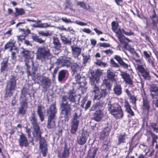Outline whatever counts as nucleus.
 <instances>
[{"mask_svg":"<svg viewBox=\"0 0 158 158\" xmlns=\"http://www.w3.org/2000/svg\"><path fill=\"white\" fill-rule=\"evenodd\" d=\"M91 74L90 83L92 86V92L94 95V100H103L107 95V92L106 89L100 90L98 85L100 76L102 74V72L100 69H97L95 71L91 72Z\"/></svg>","mask_w":158,"mask_h":158,"instance_id":"f257e3e1","label":"nucleus"},{"mask_svg":"<svg viewBox=\"0 0 158 158\" xmlns=\"http://www.w3.org/2000/svg\"><path fill=\"white\" fill-rule=\"evenodd\" d=\"M61 114L62 115L65 121H68L71 115L72 108L71 104H69L67 101L66 96L64 95L61 99V103L60 105Z\"/></svg>","mask_w":158,"mask_h":158,"instance_id":"f03ea898","label":"nucleus"},{"mask_svg":"<svg viewBox=\"0 0 158 158\" xmlns=\"http://www.w3.org/2000/svg\"><path fill=\"white\" fill-rule=\"evenodd\" d=\"M57 111L55 104L51 105L47 110V114L49 115L47 125V127L48 129H53L56 127L55 117Z\"/></svg>","mask_w":158,"mask_h":158,"instance_id":"7ed1b4c3","label":"nucleus"},{"mask_svg":"<svg viewBox=\"0 0 158 158\" xmlns=\"http://www.w3.org/2000/svg\"><path fill=\"white\" fill-rule=\"evenodd\" d=\"M16 82V77L13 75L11 76L9 80L6 82L5 93V97H10L13 95L17 87Z\"/></svg>","mask_w":158,"mask_h":158,"instance_id":"20e7f679","label":"nucleus"},{"mask_svg":"<svg viewBox=\"0 0 158 158\" xmlns=\"http://www.w3.org/2000/svg\"><path fill=\"white\" fill-rule=\"evenodd\" d=\"M51 56L50 49L47 46L39 47L36 52L37 59L42 62L48 60Z\"/></svg>","mask_w":158,"mask_h":158,"instance_id":"39448f33","label":"nucleus"},{"mask_svg":"<svg viewBox=\"0 0 158 158\" xmlns=\"http://www.w3.org/2000/svg\"><path fill=\"white\" fill-rule=\"evenodd\" d=\"M108 110L110 113L116 119H118L123 116V113L121 107L118 103H115L111 105Z\"/></svg>","mask_w":158,"mask_h":158,"instance_id":"423d86ee","label":"nucleus"},{"mask_svg":"<svg viewBox=\"0 0 158 158\" xmlns=\"http://www.w3.org/2000/svg\"><path fill=\"white\" fill-rule=\"evenodd\" d=\"M76 112L74 113L71 122L70 132L72 134H76L79 123V117Z\"/></svg>","mask_w":158,"mask_h":158,"instance_id":"0eeeda50","label":"nucleus"},{"mask_svg":"<svg viewBox=\"0 0 158 158\" xmlns=\"http://www.w3.org/2000/svg\"><path fill=\"white\" fill-rule=\"evenodd\" d=\"M111 126L110 125H108L100 132L99 140L103 142L107 141V140L109 135Z\"/></svg>","mask_w":158,"mask_h":158,"instance_id":"6e6552de","label":"nucleus"},{"mask_svg":"<svg viewBox=\"0 0 158 158\" xmlns=\"http://www.w3.org/2000/svg\"><path fill=\"white\" fill-rule=\"evenodd\" d=\"M20 106L19 108L18 113L22 115L25 114L28 107L27 99H20Z\"/></svg>","mask_w":158,"mask_h":158,"instance_id":"1a4fd4ad","label":"nucleus"},{"mask_svg":"<svg viewBox=\"0 0 158 158\" xmlns=\"http://www.w3.org/2000/svg\"><path fill=\"white\" fill-rule=\"evenodd\" d=\"M22 56L24 58L25 65L27 67H30L29 64V60L32 58V54L31 52L28 50L23 49L21 53Z\"/></svg>","mask_w":158,"mask_h":158,"instance_id":"9d476101","label":"nucleus"},{"mask_svg":"<svg viewBox=\"0 0 158 158\" xmlns=\"http://www.w3.org/2000/svg\"><path fill=\"white\" fill-rule=\"evenodd\" d=\"M70 58H68L65 57L61 56L58 58L55 62L57 65L60 67H63L66 66L69 67L71 64Z\"/></svg>","mask_w":158,"mask_h":158,"instance_id":"9b49d317","label":"nucleus"},{"mask_svg":"<svg viewBox=\"0 0 158 158\" xmlns=\"http://www.w3.org/2000/svg\"><path fill=\"white\" fill-rule=\"evenodd\" d=\"M30 68L27 67V72L28 77L30 76L31 77V79L35 81L36 79L39 80L41 76L40 75H38L36 74V72L38 70V67L36 66H33L32 69V72L30 70Z\"/></svg>","mask_w":158,"mask_h":158,"instance_id":"f8f14e48","label":"nucleus"},{"mask_svg":"<svg viewBox=\"0 0 158 158\" xmlns=\"http://www.w3.org/2000/svg\"><path fill=\"white\" fill-rule=\"evenodd\" d=\"M70 148L69 147L67 143H65L63 150L61 153L57 152V156L58 158H68L70 155Z\"/></svg>","mask_w":158,"mask_h":158,"instance_id":"ddd939ff","label":"nucleus"},{"mask_svg":"<svg viewBox=\"0 0 158 158\" xmlns=\"http://www.w3.org/2000/svg\"><path fill=\"white\" fill-rule=\"evenodd\" d=\"M18 142L19 146L21 148L23 147H27L29 145V142L27 137L23 133L19 135Z\"/></svg>","mask_w":158,"mask_h":158,"instance_id":"4468645a","label":"nucleus"},{"mask_svg":"<svg viewBox=\"0 0 158 158\" xmlns=\"http://www.w3.org/2000/svg\"><path fill=\"white\" fill-rule=\"evenodd\" d=\"M117 36L119 41L121 44L123 43V47L125 49H127V46L128 44V42H125L126 40L128 41V39L123 35L121 31L116 32Z\"/></svg>","mask_w":158,"mask_h":158,"instance_id":"2eb2a0df","label":"nucleus"},{"mask_svg":"<svg viewBox=\"0 0 158 158\" xmlns=\"http://www.w3.org/2000/svg\"><path fill=\"white\" fill-rule=\"evenodd\" d=\"M40 148L43 156L46 157L48 151L47 145L45 139L43 138L40 140Z\"/></svg>","mask_w":158,"mask_h":158,"instance_id":"dca6fc26","label":"nucleus"},{"mask_svg":"<svg viewBox=\"0 0 158 158\" xmlns=\"http://www.w3.org/2000/svg\"><path fill=\"white\" fill-rule=\"evenodd\" d=\"M105 102L99 100L94 104H93L90 109L91 111H102Z\"/></svg>","mask_w":158,"mask_h":158,"instance_id":"f3484780","label":"nucleus"},{"mask_svg":"<svg viewBox=\"0 0 158 158\" xmlns=\"http://www.w3.org/2000/svg\"><path fill=\"white\" fill-rule=\"evenodd\" d=\"M40 82L43 88L45 89L49 88L51 85V80L48 77L41 76Z\"/></svg>","mask_w":158,"mask_h":158,"instance_id":"a211bd4d","label":"nucleus"},{"mask_svg":"<svg viewBox=\"0 0 158 158\" xmlns=\"http://www.w3.org/2000/svg\"><path fill=\"white\" fill-rule=\"evenodd\" d=\"M33 135L35 137H36L37 140L39 139V142L42 139H45L44 137L41 136V132L40 127L39 126L33 127Z\"/></svg>","mask_w":158,"mask_h":158,"instance_id":"6ab92c4d","label":"nucleus"},{"mask_svg":"<svg viewBox=\"0 0 158 158\" xmlns=\"http://www.w3.org/2000/svg\"><path fill=\"white\" fill-rule=\"evenodd\" d=\"M88 138L86 133L82 132L81 135L77 137V140L78 144L81 145L84 144L86 143Z\"/></svg>","mask_w":158,"mask_h":158,"instance_id":"aec40b11","label":"nucleus"},{"mask_svg":"<svg viewBox=\"0 0 158 158\" xmlns=\"http://www.w3.org/2000/svg\"><path fill=\"white\" fill-rule=\"evenodd\" d=\"M75 78L77 83L79 85L80 88L84 87L86 85L87 82L85 77H81L79 74H77L75 76Z\"/></svg>","mask_w":158,"mask_h":158,"instance_id":"412c9836","label":"nucleus"},{"mask_svg":"<svg viewBox=\"0 0 158 158\" xmlns=\"http://www.w3.org/2000/svg\"><path fill=\"white\" fill-rule=\"evenodd\" d=\"M143 66L137 67V69L145 79L149 80L150 77L149 73L147 71Z\"/></svg>","mask_w":158,"mask_h":158,"instance_id":"4be33fe9","label":"nucleus"},{"mask_svg":"<svg viewBox=\"0 0 158 158\" xmlns=\"http://www.w3.org/2000/svg\"><path fill=\"white\" fill-rule=\"evenodd\" d=\"M29 119L33 127L39 126V123L35 112L32 113Z\"/></svg>","mask_w":158,"mask_h":158,"instance_id":"5701e85b","label":"nucleus"},{"mask_svg":"<svg viewBox=\"0 0 158 158\" xmlns=\"http://www.w3.org/2000/svg\"><path fill=\"white\" fill-rule=\"evenodd\" d=\"M103 117L102 111H96L93 114L92 119L96 122H99L101 120Z\"/></svg>","mask_w":158,"mask_h":158,"instance_id":"b1692460","label":"nucleus"},{"mask_svg":"<svg viewBox=\"0 0 158 158\" xmlns=\"http://www.w3.org/2000/svg\"><path fill=\"white\" fill-rule=\"evenodd\" d=\"M150 94L152 98L158 97V88L155 85H152L150 88Z\"/></svg>","mask_w":158,"mask_h":158,"instance_id":"393cba45","label":"nucleus"},{"mask_svg":"<svg viewBox=\"0 0 158 158\" xmlns=\"http://www.w3.org/2000/svg\"><path fill=\"white\" fill-rule=\"evenodd\" d=\"M73 55L75 58H77L81 54V48L78 47H74L71 46V47Z\"/></svg>","mask_w":158,"mask_h":158,"instance_id":"a878e982","label":"nucleus"},{"mask_svg":"<svg viewBox=\"0 0 158 158\" xmlns=\"http://www.w3.org/2000/svg\"><path fill=\"white\" fill-rule=\"evenodd\" d=\"M53 40L52 43L55 48L59 50L61 47V44L58 38L56 36H53Z\"/></svg>","mask_w":158,"mask_h":158,"instance_id":"bb28decb","label":"nucleus"},{"mask_svg":"<svg viewBox=\"0 0 158 158\" xmlns=\"http://www.w3.org/2000/svg\"><path fill=\"white\" fill-rule=\"evenodd\" d=\"M8 59L5 58L1 63V72L8 71Z\"/></svg>","mask_w":158,"mask_h":158,"instance_id":"cd10ccee","label":"nucleus"},{"mask_svg":"<svg viewBox=\"0 0 158 158\" xmlns=\"http://www.w3.org/2000/svg\"><path fill=\"white\" fill-rule=\"evenodd\" d=\"M16 41L14 38L10 39L9 41H8L5 45L4 49L5 50H7L12 47L15 46Z\"/></svg>","mask_w":158,"mask_h":158,"instance_id":"c85d7f7f","label":"nucleus"},{"mask_svg":"<svg viewBox=\"0 0 158 158\" xmlns=\"http://www.w3.org/2000/svg\"><path fill=\"white\" fill-rule=\"evenodd\" d=\"M68 71L66 70H62L59 73L58 75V80L59 81H62L66 77V75Z\"/></svg>","mask_w":158,"mask_h":158,"instance_id":"c756f323","label":"nucleus"},{"mask_svg":"<svg viewBox=\"0 0 158 158\" xmlns=\"http://www.w3.org/2000/svg\"><path fill=\"white\" fill-rule=\"evenodd\" d=\"M71 69L72 72L73 74L77 72V70L79 69L81 67V63L79 62L74 63L72 64L71 63Z\"/></svg>","mask_w":158,"mask_h":158,"instance_id":"7c9ffc66","label":"nucleus"},{"mask_svg":"<svg viewBox=\"0 0 158 158\" xmlns=\"http://www.w3.org/2000/svg\"><path fill=\"white\" fill-rule=\"evenodd\" d=\"M25 10L23 8H15V12L14 13V16L17 18L18 16L22 15L25 14Z\"/></svg>","mask_w":158,"mask_h":158,"instance_id":"2f4dec72","label":"nucleus"},{"mask_svg":"<svg viewBox=\"0 0 158 158\" xmlns=\"http://www.w3.org/2000/svg\"><path fill=\"white\" fill-rule=\"evenodd\" d=\"M42 106L38 105L37 106V113L41 122L44 120V115L42 110Z\"/></svg>","mask_w":158,"mask_h":158,"instance_id":"473e14b6","label":"nucleus"},{"mask_svg":"<svg viewBox=\"0 0 158 158\" xmlns=\"http://www.w3.org/2000/svg\"><path fill=\"white\" fill-rule=\"evenodd\" d=\"M114 59L118 62V63L123 67L127 68L128 65L126 64L123 60L122 58L118 55H115L114 57Z\"/></svg>","mask_w":158,"mask_h":158,"instance_id":"72a5a7b5","label":"nucleus"},{"mask_svg":"<svg viewBox=\"0 0 158 158\" xmlns=\"http://www.w3.org/2000/svg\"><path fill=\"white\" fill-rule=\"evenodd\" d=\"M143 108L144 110L148 112L150 108V105L148 101L146 98H144L143 99Z\"/></svg>","mask_w":158,"mask_h":158,"instance_id":"f704fd0d","label":"nucleus"},{"mask_svg":"<svg viewBox=\"0 0 158 158\" xmlns=\"http://www.w3.org/2000/svg\"><path fill=\"white\" fill-rule=\"evenodd\" d=\"M126 135L125 134H120L118 136V142L117 145H119L122 143H124L125 142Z\"/></svg>","mask_w":158,"mask_h":158,"instance_id":"c9c22d12","label":"nucleus"},{"mask_svg":"<svg viewBox=\"0 0 158 158\" xmlns=\"http://www.w3.org/2000/svg\"><path fill=\"white\" fill-rule=\"evenodd\" d=\"M69 96L68 98L72 102H75L76 100L75 97L76 95H75L73 92V89L69 90Z\"/></svg>","mask_w":158,"mask_h":158,"instance_id":"e433bc0d","label":"nucleus"},{"mask_svg":"<svg viewBox=\"0 0 158 158\" xmlns=\"http://www.w3.org/2000/svg\"><path fill=\"white\" fill-rule=\"evenodd\" d=\"M114 94L117 95H119L122 94V88L121 85L116 84L114 88Z\"/></svg>","mask_w":158,"mask_h":158,"instance_id":"4c0bfd02","label":"nucleus"},{"mask_svg":"<svg viewBox=\"0 0 158 158\" xmlns=\"http://www.w3.org/2000/svg\"><path fill=\"white\" fill-rule=\"evenodd\" d=\"M61 40L62 43L64 44L71 45V39L69 40L67 38L65 37V35H62L61 34L60 35Z\"/></svg>","mask_w":158,"mask_h":158,"instance_id":"58836bf2","label":"nucleus"},{"mask_svg":"<svg viewBox=\"0 0 158 158\" xmlns=\"http://www.w3.org/2000/svg\"><path fill=\"white\" fill-rule=\"evenodd\" d=\"M107 77L109 80L113 81L115 79V73L111 70H108L107 72Z\"/></svg>","mask_w":158,"mask_h":158,"instance_id":"ea45409f","label":"nucleus"},{"mask_svg":"<svg viewBox=\"0 0 158 158\" xmlns=\"http://www.w3.org/2000/svg\"><path fill=\"white\" fill-rule=\"evenodd\" d=\"M146 60L152 65L154 69H157L158 68V66H156V64L155 63V59L152 56Z\"/></svg>","mask_w":158,"mask_h":158,"instance_id":"a19ab883","label":"nucleus"},{"mask_svg":"<svg viewBox=\"0 0 158 158\" xmlns=\"http://www.w3.org/2000/svg\"><path fill=\"white\" fill-rule=\"evenodd\" d=\"M32 38L33 40L40 44H41L45 42L44 40H43L41 38H39V37L36 35H34L32 36Z\"/></svg>","mask_w":158,"mask_h":158,"instance_id":"79ce46f5","label":"nucleus"},{"mask_svg":"<svg viewBox=\"0 0 158 158\" xmlns=\"http://www.w3.org/2000/svg\"><path fill=\"white\" fill-rule=\"evenodd\" d=\"M21 95L20 99H27L26 97V94L27 93V89L23 87L21 90Z\"/></svg>","mask_w":158,"mask_h":158,"instance_id":"37998d69","label":"nucleus"},{"mask_svg":"<svg viewBox=\"0 0 158 158\" xmlns=\"http://www.w3.org/2000/svg\"><path fill=\"white\" fill-rule=\"evenodd\" d=\"M65 9L69 8L70 10L72 9V7L73 6L70 0H66L65 1Z\"/></svg>","mask_w":158,"mask_h":158,"instance_id":"c03bdc74","label":"nucleus"},{"mask_svg":"<svg viewBox=\"0 0 158 158\" xmlns=\"http://www.w3.org/2000/svg\"><path fill=\"white\" fill-rule=\"evenodd\" d=\"M118 26V23L115 21H113L111 23V27L112 31L116 32L117 30Z\"/></svg>","mask_w":158,"mask_h":158,"instance_id":"a18cd8bd","label":"nucleus"},{"mask_svg":"<svg viewBox=\"0 0 158 158\" xmlns=\"http://www.w3.org/2000/svg\"><path fill=\"white\" fill-rule=\"evenodd\" d=\"M121 75L122 78L127 83H128V74L125 72H121Z\"/></svg>","mask_w":158,"mask_h":158,"instance_id":"49530a36","label":"nucleus"},{"mask_svg":"<svg viewBox=\"0 0 158 158\" xmlns=\"http://www.w3.org/2000/svg\"><path fill=\"white\" fill-rule=\"evenodd\" d=\"M130 99L131 100V102L133 104V106L134 108H136V99L135 97L133 96H131L130 97Z\"/></svg>","mask_w":158,"mask_h":158,"instance_id":"de8ad7c7","label":"nucleus"},{"mask_svg":"<svg viewBox=\"0 0 158 158\" xmlns=\"http://www.w3.org/2000/svg\"><path fill=\"white\" fill-rule=\"evenodd\" d=\"M143 54L146 60L152 56V54L150 52L144 51L143 52Z\"/></svg>","mask_w":158,"mask_h":158,"instance_id":"09e8293b","label":"nucleus"},{"mask_svg":"<svg viewBox=\"0 0 158 158\" xmlns=\"http://www.w3.org/2000/svg\"><path fill=\"white\" fill-rule=\"evenodd\" d=\"M104 83L108 89L110 90L111 89V85L110 82L108 81L107 80H105L104 81Z\"/></svg>","mask_w":158,"mask_h":158,"instance_id":"8fccbe9b","label":"nucleus"},{"mask_svg":"<svg viewBox=\"0 0 158 158\" xmlns=\"http://www.w3.org/2000/svg\"><path fill=\"white\" fill-rule=\"evenodd\" d=\"M137 63V67H140L143 66L144 64L143 61L141 59H137V60L135 61Z\"/></svg>","mask_w":158,"mask_h":158,"instance_id":"3c124183","label":"nucleus"},{"mask_svg":"<svg viewBox=\"0 0 158 158\" xmlns=\"http://www.w3.org/2000/svg\"><path fill=\"white\" fill-rule=\"evenodd\" d=\"M77 6H80L84 9L86 8V3L83 2H78L77 3Z\"/></svg>","mask_w":158,"mask_h":158,"instance_id":"603ef678","label":"nucleus"},{"mask_svg":"<svg viewBox=\"0 0 158 158\" xmlns=\"http://www.w3.org/2000/svg\"><path fill=\"white\" fill-rule=\"evenodd\" d=\"M99 45L100 46L104 48L109 47L110 46V44L106 43H100Z\"/></svg>","mask_w":158,"mask_h":158,"instance_id":"864d4df0","label":"nucleus"},{"mask_svg":"<svg viewBox=\"0 0 158 158\" xmlns=\"http://www.w3.org/2000/svg\"><path fill=\"white\" fill-rule=\"evenodd\" d=\"M96 65L98 66H101V65H105L106 64L103 62H102L101 60L97 59L96 60V62L95 63Z\"/></svg>","mask_w":158,"mask_h":158,"instance_id":"5fc2aeb1","label":"nucleus"},{"mask_svg":"<svg viewBox=\"0 0 158 158\" xmlns=\"http://www.w3.org/2000/svg\"><path fill=\"white\" fill-rule=\"evenodd\" d=\"M133 55L132 59L135 61L137 60V59H139L140 56L136 52H134V53L133 54Z\"/></svg>","mask_w":158,"mask_h":158,"instance_id":"6e6d98bb","label":"nucleus"},{"mask_svg":"<svg viewBox=\"0 0 158 158\" xmlns=\"http://www.w3.org/2000/svg\"><path fill=\"white\" fill-rule=\"evenodd\" d=\"M110 64L113 67H119L118 64L116 63L113 59L110 60Z\"/></svg>","mask_w":158,"mask_h":158,"instance_id":"4d7b16f0","label":"nucleus"},{"mask_svg":"<svg viewBox=\"0 0 158 158\" xmlns=\"http://www.w3.org/2000/svg\"><path fill=\"white\" fill-rule=\"evenodd\" d=\"M152 128L153 129L154 131L156 132H158V125L156 123H153L151 125Z\"/></svg>","mask_w":158,"mask_h":158,"instance_id":"13d9d810","label":"nucleus"},{"mask_svg":"<svg viewBox=\"0 0 158 158\" xmlns=\"http://www.w3.org/2000/svg\"><path fill=\"white\" fill-rule=\"evenodd\" d=\"M50 25L47 24V23H41L40 26H35V27H40L42 28H46L49 27Z\"/></svg>","mask_w":158,"mask_h":158,"instance_id":"bf43d9fd","label":"nucleus"},{"mask_svg":"<svg viewBox=\"0 0 158 158\" xmlns=\"http://www.w3.org/2000/svg\"><path fill=\"white\" fill-rule=\"evenodd\" d=\"M91 104V101L90 100L88 101L84 107L85 110H87L90 107Z\"/></svg>","mask_w":158,"mask_h":158,"instance_id":"052dcab7","label":"nucleus"},{"mask_svg":"<svg viewBox=\"0 0 158 158\" xmlns=\"http://www.w3.org/2000/svg\"><path fill=\"white\" fill-rule=\"evenodd\" d=\"M39 34L42 36H47L49 35L48 32H45L42 31H40L38 32Z\"/></svg>","mask_w":158,"mask_h":158,"instance_id":"680f3d73","label":"nucleus"},{"mask_svg":"<svg viewBox=\"0 0 158 158\" xmlns=\"http://www.w3.org/2000/svg\"><path fill=\"white\" fill-rule=\"evenodd\" d=\"M90 58V56L85 55L83 56V61L84 63H86Z\"/></svg>","mask_w":158,"mask_h":158,"instance_id":"e2e57ef3","label":"nucleus"},{"mask_svg":"<svg viewBox=\"0 0 158 158\" xmlns=\"http://www.w3.org/2000/svg\"><path fill=\"white\" fill-rule=\"evenodd\" d=\"M61 19L63 22L66 23H71L72 22L70 19H68L66 17L62 18Z\"/></svg>","mask_w":158,"mask_h":158,"instance_id":"0e129e2a","label":"nucleus"},{"mask_svg":"<svg viewBox=\"0 0 158 158\" xmlns=\"http://www.w3.org/2000/svg\"><path fill=\"white\" fill-rule=\"evenodd\" d=\"M103 52L107 55H109L110 54H112L113 52V51L110 49L103 51Z\"/></svg>","mask_w":158,"mask_h":158,"instance_id":"69168bd1","label":"nucleus"},{"mask_svg":"<svg viewBox=\"0 0 158 158\" xmlns=\"http://www.w3.org/2000/svg\"><path fill=\"white\" fill-rule=\"evenodd\" d=\"M23 31L24 34L26 36H27L31 33V31L28 29L27 30L23 29Z\"/></svg>","mask_w":158,"mask_h":158,"instance_id":"338daca9","label":"nucleus"},{"mask_svg":"<svg viewBox=\"0 0 158 158\" xmlns=\"http://www.w3.org/2000/svg\"><path fill=\"white\" fill-rule=\"evenodd\" d=\"M152 98L153 99V103L155 104L156 107H158V99H157V98Z\"/></svg>","mask_w":158,"mask_h":158,"instance_id":"774afa93","label":"nucleus"}]
</instances>
